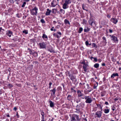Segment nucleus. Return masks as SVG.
<instances>
[{
    "label": "nucleus",
    "mask_w": 121,
    "mask_h": 121,
    "mask_svg": "<svg viewBox=\"0 0 121 121\" xmlns=\"http://www.w3.org/2000/svg\"><path fill=\"white\" fill-rule=\"evenodd\" d=\"M83 91L78 90L77 91V93L78 95V98H80L82 99H84L86 96L83 93Z\"/></svg>",
    "instance_id": "nucleus-1"
},
{
    "label": "nucleus",
    "mask_w": 121,
    "mask_h": 121,
    "mask_svg": "<svg viewBox=\"0 0 121 121\" xmlns=\"http://www.w3.org/2000/svg\"><path fill=\"white\" fill-rule=\"evenodd\" d=\"M65 3L63 5L62 8L63 9H65L67 8L68 6V5L71 3V0H65Z\"/></svg>",
    "instance_id": "nucleus-2"
},
{
    "label": "nucleus",
    "mask_w": 121,
    "mask_h": 121,
    "mask_svg": "<svg viewBox=\"0 0 121 121\" xmlns=\"http://www.w3.org/2000/svg\"><path fill=\"white\" fill-rule=\"evenodd\" d=\"M38 8L35 7L33 9L30 10V13L31 15H36L38 13Z\"/></svg>",
    "instance_id": "nucleus-3"
},
{
    "label": "nucleus",
    "mask_w": 121,
    "mask_h": 121,
    "mask_svg": "<svg viewBox=\"0 0 121 121\" xmlns=\"http://www.w3.org/2000/svg\"><path fill=\"white\" fill-rule=\"evenodd\" d=\"M80 119L79 118L78 116L75 114L72 115L71 117L70 121H80Z\"/></svg>",
    "instance_id": "nucleus-4"
},
{
    "label": "nucleus",
    "mask_w": 121,
    "mask_h": 121,
    "mask_svg": "<svg viewBox=\"0 0 121 121\" xmlns=\"http://www.w3.org/2000/svg\"><path fill=\"white\" fill-rule=\"evenodd\" d=\"M84 99L86 100L85 102L86 103L90 104L92 101V99L90 96H86Z\"/></svg>",
    "instance_id": "nucleus-5"
},
{
    "label": "nucleus",
    "mask_w": 121,
    "mask_h": 121,
    "mask_svg": "<svg viewBox=\"0 0 121 121\" xmlns=\"http://www.w3.org/2000/svg\"><path fill=\"white\" fill-rule=\"evenodd\" d=\"M109 36L111 38V40H112L115 43H118V39L117 37L113 35H110Z\"/></svg>",
    "instance_id": "nucleus-6"
},
{
    "label": "nucleus",
    "mask_w": 121,
    "mask_h": 121,
    "mask_svg": "<svg viewBox=\"0 0 121 121\" xmlns=\"http://www.w3.org/2000/svg\"><path fill=\"white\" fill-rule=\"evenodd\" d=\"M102 112L101 111H98L95 113V118H100L102 116Z\"/></svg>",
    "instance_id": "nucleus-7"
},
{
    "label": "nucleus",
    "mask_w": 121,
    "mask_h": 121,
    "mask_svg": "<svg viewBox=\"0 0 121 121\" xmlns=\"http://www.w3.org/2000/svg\"><path fill=\"white\" fill-rule=\"evenodd\" d=\"M88 22L89 25H91L92 26L95 25V22L94 21V20L92 18H90L88 21Z\"/></svg>",
    "instance_id": "nucleus-8"
},
{
    "label": "nucleus",
    "mask_w": 121,
    "mask_h": 121,
    "mask_svg": "<svg viewBox=\"0 0 121 121\" xmlns=\"http://www.w3.org/2000/svg\"><path fill=\"white\" fill-rule=\"evenodd\" d=\"M70 79L72 80L73 82H76L77 81V79L76 78V76H75L73 75H72L69 77Z\"/></svg>",
    "instance_id": "nucleus-9"
},
{
    "label": "nucleus",
    "mask_w": 121,
    "mask_h": 121,
    "mask_svg": "<svg viewBox=\"0 0 121 121\" xmlns=\"http://www.w3.org/2000/svg\"><path fill=\"white\" fill-rule=\"evenodd\" d=\"M110 20L111 22L115 24H116L118 21L117 19L115 18H111Z\"/></svg>",
    "instance_id": "nucleus-10"
},
{
    "label": "nucleus",
    "mask_w": 121,
    "mask_h": 121,
    "mask_svg": "<svg viewBox=\"0 0 121 121\" xmlns=\"http://www.w3.org/2000/svg\"><path fill=\"white\" fill-rule=\"evenodd\" d=\"M39 48H45V44L43 42L39 43Z\"/></svg>",
    "instance_id": "nucleus-11"
},
{
    "label": "nucleus",
    "mask_w": 121,
    "mask_h": 121,
    "mask_svg": "<svg viewBox=\"0 0 121 121\" xmlns=\"http://www.w3.org/2000/svg\"><path fill=\"white\" fill-rule=\"evenodd\" d=\"M67 99L68 100L72 101H71L73 99V97L71 95H69L67 97Z\"/></svg>",
    "instance_id": "nucleus-12"
},
{
    "label": "nucleus",
    "mask_w": 121,
    "mask_h": 121,
    "mask_svg": "<svg viewBox=\"0 0 121 121\" xmlns=\"http://www.w3.org/2000/svg\"><path fill=\"white\" fill-rule=\"evenodd\" d=\"M12 34V32L11 30H9L6 31V34L7 35L9 36V37H10Z\"/></svg>",
    "instance_id": "nucleus-13"
},
{
    "label": "nucleus",
    "mask_w": 121,
    "mask_h": 121,
    "mask_svg": "<svg viewBox=\"0 0 121 121\" xmlns=\"http://www.w3.org/2000/svg\"><path fill=\"white\" fill-rule=\"evenodd\" d=\"M56 1L53 0L52 2L51 3V6L52 7H55L57 3H56Z\"/></svg>",
    "instance_id": "nucleus-14"
},
{
    "label": "nucleus",
    "mask_w": 121,
    "mask_h": 121,
    "mask_svg": "<svg viewBox=\"0 0 121 121\" xmlns=\"http://www.w3.org/2000/svg\"><path fill=\"white\" fill-rule=\"evenodd\" d=\"M42 38L45 41L47 40L48 39L47 36L45 34H43Z\"/></svg>",
    "instance_id": "nucleus-15"
},
{
    "label": "nucleus",
    "mask_w": 121,
    "mask_h": 121,
    "mask_svg": "<svg viewBox=\"0 0 121 121\" xmlns=\"http://www.w3.org/2000/svg\"><path fill=\"white\" fill-rule=\"evenodd\" d=\"M47 11L45 15H46L48 16L50 15L51 12V10H50L49 9H47Z\"/></svg>",
    "instance_id": "nucleus-16"
},
{
    "label": "nucleus",
    "mask_w": 121,
    "mask_h": 121,
    "mask_svg": "<svg viewBox=\"0 0 121 121\" xmlns=\"http://www.w3.org/2000/svg\"><path fill=\"white\" fill-rule=\"evenodd\" d=\"M87 64H85L84 65H83V68L84 71L86 72L87 70Z\"/></svg>",
    "instance_id": "nucleus-17"
},
{
    "label": "nucleus",
    "mask_w": 121,
    "mask_h": 121,
    "mask_svg": "<svg viewBox=\"0 0 121 121\" xmlns=\"http://www.w3.org/2000/svg\"><path fill=\"white\" fill-rule=\"evenodd\" d=\"M56 91V90L55 88H54L53 89L50 90V91L52 92V93L51 94V95H52V94L54 95L55 94Z\"/></svg>",
    "instance_id": "nucleus-18"
},
{
    "label": "nucleus",
    "mask_w": 121,
    "mask_h": 121,
    "mask_svg": "<svg viewBox=\"0 0 121 121\" xmlns=\"http://www.w3.org/2000/svg\"><path fill=\"white\" fill-rule=\"evenodd\" d=\"M118 76L119 75L117 73H113L111 76V77L112 78H114L115 77Z\"/></svg>",
    "instance_id": "nucleus-19"
},
{
    "label": "nucleus",
    "mask_w": 121,
    "mask_h": 121,
    "mask_svg": "<svg viewBox=\"0 0 121 121\" xmlns=\"http://www.w3.org/2000/svg\"><path fill=\"white\" fill-rule=\"evenodd\" d=\"M50 103V106L51 107L53 108L54 107V104L53 102H52V101L50 100L49 101Z\"/></svg>",
    "instance_id": "nucleus-20"
},
{
    "label": "nucleus",
    "mask_w": 121,
    "mask_h": 121,
    "mask_svg": "<svg viewBox=\"0 0 121 121\" xmlns=\"http://www.w3.org/2000/svg\"><path fill=\"white\" fill-rule=\"evenodd\" d=\"M66 75V76H68L69 77L72 75L71 74L70 71H67L65 73Z\"/></svg>",
    "instance_id": "nucleus-21"
},
{
    "label": "nucleus",
    "mask_w": 121,
    "mask_h": 121,
    "mask_svg": "<svg viewBox=\"0 0 121 121\" xmlns=\"http://www.w3.org/2000/svg\"><path fill=\"white\" fill-rule=\"evenodd\" d=\"M41 115H42V116L41 117L42 119H44V112L43 111H42L41 112Z\"/></svg>",
    "instance_id": "nucleus-22"
},
{
    "label": "nucleus",
    "mask_w": 121,
    "mask_h": 121,
    "mask_svg": "<svg viewBox=\"0 0 121 121\" xmlns=\"http://www.w3.org/2000/svg\"><path fill=\"white\" fill-rule=\"evenodd\" d=\"M64 22L65 24H68L69 25L70 24V23L69 21L66 19H65L64 20Z\"/></svg>",
    "instance_id": "nucleus-23"
},
{
    "label": "nucleus",
    "mask_w": 121,
    "mask_h": 121,
    "mask_svg": "<svg viewBox=\"0 0 121 121\" xmlns=\"http://www.w3.org/2000/svg\"><path fill=\"white\" fill-rule=\"evenodd\" d=\"M98 83L95 82V83H94V85L93 86L94 88V89H96L97 86H98Z\"/></svg>",
    "instance_id": "nucleus-24"
},
{
    "label": "nucleus",
    "mask_w": 121,
    "mask_h": 121,
    "mask_svg": "<svg viewBox=\"0 0 121 121\" xmlns=\"http://www.w3.org/2000/svg\"><path fill=\"white\" fill-rule=\"evenodd\" d=\"M109 112V109H105L104 110V112L105 113L107 114Z\"/></svg>",
    "instance_id": "nucleus-25"
},
{
    "label": "nucleus",
    "mask_w": 121,
    "mask_h": 121,
    "mask_svg": "<svg viewBox=\"0 0 121 121\" xmlns=\"http://www.w3.org/2000/svg\"><path fill=\"white\" fill-rule=\"evenodd\" d=\"M83 29L82 27H80L78 31V32L79 33H81L83 31Z\"/></svg>",
    "instance_id": "nucleus-26"
},
{
    "label": "nucleus",
    "mask_w": 121,
    "mask_h": 121,
    "mask_svg": "<svg viewBox=\"0 0 121 121\" xmlns=\"http://www.w3.org/2000/svg\"><path fill=\"white\" fill-rule=\"evenodd\" d=\"M90 30V29L88 27H86L85 28L84 30V31L85 32H86Z\"/></svg>",
    "instance_id": "nucleus-27"
},
{
    "label": "nucleus",
    "mask_w": 121,
    "mask_h": 121,
    "mask_svg": "<svg viewBox=\"0 0 121 121\" xmlns=\"http://www.w3.org/2000/svg\"><path fill=\"white\" fill-rule=\"evenodd\" d=\"M79 105H80V106L82 108H84L85 106L84 103L82 102H81L80 104Z\"/></svg>",
    "instance_id": "nucleus-28"
},
{
    "label": "nucleus",
    "mask_w": 121,
    "mask_h": 121,
    "mask_svg": "<svg viewBox=\"0 0 121 121\" xmlns=\"http://www.w3.org/2000/svg\"><path fill=\"white\" fill-rule=\"evenodd\" d=\"M32 55L35 57L37 56L38 53L37 52H34Z\"/></svg>",
    "instance_id": "nucleus-29"
},
{
    "label": "nucleus",
    "mask_w": 121,
    "mask_h": 121,
    "mask_svg": "<svg viewBox=\"0 0 121 121\" xmlns=\"http://www.w3.org/2000/svg\"><path fill=\"white\" fill-rule=\"evenodd\" d=\"M99 64L98 63H96L94 65L95 67L96 68H98L99 67Z\"/></svg>",
    "instance_id": "nucleus-30"
},
{
    "label": "nucleus",
    "mask_w": 121,
    "mask_h": 121,
    "mask_svg": "<svg viewBox=\"0 0 121 121\" xmlns=\"http://www.w3.org/2000/svg\"><path fill=\"white\" fill-rule=\"evenodd\" d=\"M18 37L17 36L15 37L13 39V40L14 41H17L18 40Z\"/></svg>",
    "instance_id": "nucleus-31"
},
{
    "label": "nucleus",
    "mask_w": 121,
    "mask_h": 121,
    "mask_svg": "<svg viewBox=\"0 0 121 121\" xmlns=\"http://www.w3.org/2000/svg\"><path fill=\"white\" fill-rule=\"evenodd\" d=\"M92 46L93 48L94 47L95 48H97V45L95 43H92Z\"/></svg>",
    "instance_id": "nucleus-32"
},
{
    "label": "nucleus",
    "mask_w": 121,
    "mask_h": 121,
    "mask_svg": "<svg viewBox=\"0 0 121 121\" xmlns=\"http://www.w3.org/2000/svg\"><path fill=\"white\" fill-rule=\"evenodd\" d=\"M60 12H61V13H62L63 14H64L65 13V10L62 9H60Z\"/></svg>",
    "instance_id": "nucleus-33"
},
{
    "label": "nucleus",
    "mask_w": 121,
    "mask_h": 121,
    "mask_svg": "<svg viewBox=\"0 0 121 121\" xmlns=\"http://www.w3.org/2000/svg\"><path fill=\"white\" fill-rule=\"evenodd\" d=\"M82 9L83 10L87 11V10L86 9V7L85 5L84 4H82Z\"/></svg>",
    "instance_id": "nucleus-34"
},
{
    "label": "nucleus",
    "mask_w": 121,
    "mask_h": 121,
    "mask_svg": "<svg viewBox=\"0 0 121 121\" xmlns=\"http://www.w3.org/2000/svg\"><path fill=\"white\" fill-rule=\"evenodd\" d=\"M53 35L55 37H57V38H59V36L56 34L55 33H53Z\"/></svg>",
    "instance_id": "nucleus-35"
},
{
    "label": "nucleus",
    "mask_w": 121,
    "mask_h": 121,
    "mask_svg": "<svg viewBox=\"0 0 121 121\" xmlns=\"http://www.w3.org/2000/svg\"><path fill=\"white\" fill-rule=\"evenodd\" d=\"M71 91L72 92L74 93L76 92V91L73 88H71Z\"/></svg>",
    "instance_id": "nucleus-36"
},
{
    "label": "nucleus",
    "mask_w": 121,
    "mask_h": 121,
    "mask_svg": "<svg viewBox=\"0 0 121 121\" xmlns=\"http://www.w3.org/2000/svg\"><path fill=\"white\" fill-rule=\"evenodd\" d=\"M26 4V3L25 2H23V4L22 6V8H24Z\"/></svg>",
    "instance_id": "nucleus-37"
},
{
    "label": "nucleus",
    "mask_w": 121,
    "mask_h": 121,
    "mask_svg": "<svg viewBox=\"0 0 121 121\" xmlns=\"http://www.w3.org/2000/svg\"><path fill=\"white\" fill-rule=\"evenodd\" d=\"M76 110V111H75V112H77V113H79L81 112L80 111V109H77Z\"/></svg>",
    "instance_id": "nucleus-38"
},
{
    "label": "nucleus",
    "mask_w": 121,
    "mask_h": 121,
    "mask_svg": "<svg viewBox=\"0 0 121 121\" xmlns=\"http://www.w3.org/2000/svg\"><path fill=\"white\" fill-rule=\"evenodd\" d=\"M23 33H25V34H26L28 33V31L27 30H25L23 31Z\"/></svg>",
    "instance_id": "nucleus-39"
},
{
    "label": "nucleus",
    "mask_w": 121,
    "mask_h": 121,
    "mask_svg": "<svg viewBox=\"0 0 121 121\" xmlns=\"http://www.w3.org/2000/svg\"><path fill=\"white\" fill-rule=\"evenodd\" d=\"M28 50H29V52L30 54L32 55L33 52L32 50L29 48L28 49Z\"/></svg>",
    "instance_id": "nucleus-40"
},
{
    "label": "nucleus",
    "mask_w": 121,
    "mask_h": 121,
    "mask_svg": "<svg viewBox=\"0 0 121 121\" xmlns=\"http://www.w3.org/2000/svg\"><path fill=\"white\" fill-rule=\"evenodd\" d=\"M102 39L104 40V42L106 43H107V42H106V38L104 36L102 37Z\"/></svg>",
    "instance_id": "nucleus-41"
},
{
    "label": "nucleus",
    "mask_w": 121,
    "mask_h": 121,
    "mask_svg": "<svg viewBox=\"0 0 121 121\" xmlns=\"http://www.w3.org/2000/svg\"><path fill=\"white\" fill-rule=\"evenodd\" d=\"M8 86L9 87H13V85L11 84H9L8 85Z\"/></svg>",
    "instance_id": "nucleus-42"
},
{
    "label": "nucleus",
    "mask_w": 121,
    "mask_h": 121,
    "mask_svg": "<svg viewBox=\"0 0 121 121\" xmlns=\"http://www.w3.org/2000/svg\"><path fill=\"white\" fill-rule=\"evenodd\" d=\"M82 22L83 24H86V23L87 21L86 20H85L84 19H83Z\"/></svg>",
    "instance_id": "nucleus-43"
},
{
    "label": "nucleus",
    "mask_w": 121,
    "mask_h": 121,
    "mask_svg": "<svg viewBox=\"0 0 121 121\" xmlns=\"http://www.w3.org/2000/svg\"><path fill=\"white\" fill-rule=\"evenodd\" d=\"M105 95V94L103 92H101V96L103 97Z\"/></svg>",
    "instance_id": "nucleus-44"
},
{
    "label": "nucleus",
    "mask_w": 121,
    "mask_h": 121,
    "mask_svg": "<svg viewBox=\"0 0 121 121\" xmlns=\"http://www.w3.org/2000/svg\"><path fill=\"white\" fill-rule=\"evenodd\" d=\"M41 22L43 23H44L45 22L44 21L43 19H42L40 20Z\"/></svg>",
    "instance_id": "nucleus-45"
},
{
    "label": "nucleus",
    "mask_w": 121,
    "mask_h": 121,
    "mask_svg": "<svg viewBox=\"0 0 121 121\" xmlns=\"http://www.w3.org/2000/svg\"><path fill=\"white\" fill-rule=\"evenodd\" d=\"M48 50L51 52H54L53 50L52 49H48Z\"/></svg>",
    "instance_id": "nucleus-46"
},
{
    "label": "nucleus",
    "mask_w": 121,
    "mask_h": 121,
    "mask_svg": "<svg viewBox=\"0 0 121 121\" xmlns=\"http://www.w3.org/2000/svg\"><path fill=\"white\" fill-rule=\"evenodd\" d=\"M115 108H116L114 106H113L112 108V109L113 111H114L115 109Z\"/></svg>",
    "instance_id": "nucleus-47"
},
{
    "label": "nucleus",
    "mask_w": 121,
    "mask_h": 121,
    "mask_svg": "<svg viewBox=\"0 0 121 121\" xmlns=\"http://www.w3.org/2000/svg\"><path fill=\"white\" fill-rule=\"evenodd\" d=\"M111 59L113 61L115 62L116 61V60L114 59L113 57H112V58Z\"/></svg>",
    "instance_id": "nucleus-48"
},
{
    "label": "nucleus",
    "mask_w": 121,
    "mask_h": 121,
    "mask_svg": "<svg viewBox=\"0 0 121 121\" xmlns=\"http://www.w3.org/2000/svg\"><path fill=\"white\" fill-rule=\"evenodd\" d=\"M85 44L87 46L89 45V43L88 42V41H86L85 42Z\"/></svg>",
    "instance_id": "nucleus-49"
},
{
    "label": "nucleus",
    "mask_w": 121,
    "mask_h": 121,
    "mask_svg": "<svg viewBox=\"0 0 121 121\" xmlns=\"http://www.w3.org/2000/svg\"><path fill=\"white\" fill-rule=\"evenodd\" d=\"M57 33L59 35H60V36H59V37H60V35H61V33L60 32L58 31L57 32Z\"/></svg>",
    "instance_id": "nucleus-50"
},
{
    "label": "nucleus",
    "mask_w": 121,
    "mask_h": 121,
    "mask_svg": "<svg viewBox=\"0 0 121 121\" xmlns=\"http://www.w3.org/2000/svg\"><path fill=\"white\" fill-rule=\"evenodd\" d=\"M17 16V17L18 18H20V15L19 13H17L16 14Z\"/></svg>",
    "instance_id": "nucleus-51"
},
{
    "label": "nucleus",
    "mask_w": 121,
    "mask_h": 121,
    "mask_svg": "<svg viewBox=\"0 0 121 121\" xmlns=\"http://www.w3.org/2000/svg\"><path fill=\"white\" fill-rule=\"evenodd\" d=\"M9 1L10 3H14L13 1V0H9Z\"/></svg>",
    "instance_id": "nucleus-52"
},
{
    "label": "nucleus",
    "mask_w": 121,
    "mask_h": 121,
    "mask_svg": "<svg viewBox=\"0 0 121 121\" xmlns=\"http://www.w3.org/2000/svg\"><path fill=\"white\" fill-rule=\"evenodd\" d=\"M56 10V9H53L52 10V13H54V10Z\"/></svg>",
    "instance_id": "nucleus-53"
},
{
    "label": "nucleus",
    "mask_w": 121,
    "mask_h": 121,
    "mask_svg": "<svg viewBox=\"0 0 121 121\" xmlns=\"http://www.w3.org/2000/svg\"><path fill=\"white\" fill-rule=\"evenodd\" d=\"M119 99V98L117 97L114 99V100L116 101L117 100Z\"/></svg>",
    "instance_id": "nucleus-54"
},
{
    "label": "nucleus",
    "mask_w": 121,
    "mask_h": 121,
    "mask_svg": "<svg viewBox=\"0 0 121 121\" xmlns=\"http://www.w3.org/2000/svg\"><path fill=\"white\" fill-rule=\"evenodd\" d=\"M82 121H87V119L86 118H84L82 120Z\"/></svg>",
    "instance_id": "nucleus-55"
},
{
    "label": "nucleus",
    "mask_w": 121,
    "mask_h": 121,
    "mask_svg": "<svg viewBox=\"0 0 121 121\" xmlns=\"http://www.w3.org/2000/svg\"><path fill=\"white\" fill-rule=\"evenodd\" d=\"M104 104L107 105H109V104L107 102H105Z\"/></svg>",
    "instance_id": "nucleus-56"
},
{
    "label": "nucleus",
    "mask_w": 121,
    "mask_h": 121,
    "mask_svg": "<svg viewBox=\"0 0 121 121\" xmlns=\"http://www.w3.org/2000/svg\"><path fill=\"white\" fill-rule=\"evenodd\" d=\"M94 61L95 62H97V60L96 58H94Z\"/></svg>",
    "instance_id": "nucleus-57"
},
{
    "label": "nucleus",
    "mask_w": 121,
    "mask_h": 121,
    "mask_svg": "<svg viewBox=\"0 0 121 121\" xmlns=\"http://www.w3.org/2000/svg\"><path fill=\"white\" fill-rule=\"evenodd\" d=\"M109 32L110 33H112L113 32L112 30L111 29H109Z\"/></svg>",
    "instance_id": "nucleus-58"
},
{
    "label": "nucleus",
    "mask_w": 121,
    "mask_h": 121,
    "mask_svg": "<svg viewBox=\"0 0 121 121\" xmlns=\"http://www.w3.org/2000/svg\"><path fill=\"white\" fill-rule=\"evenodd\" d=\"M58 89L60 90H61L62 89L61 87L60 86H59L58 87Z\"/></svg>",
    "instance_id": "nucleus-59"
},
{
    "label": "nucleus",
    "mask_w": 121,
    "mask_h": 121,
    "mask_svg": "<svg viewBox=\"0 0 121 121\" xmlns=\"http://www.w3.org/2000/svg\"><path fill=\"white\" fill-rule=\"evenodd\" d=\"M3 30V31H4V29H3L2 27H0V32H1V30Z\"/></svg>",
    "instance_id": "nucleus-60"
},
{
    "label": "nucleus",
    "mask_w": 121,
    "mask_h": 121,
    "mask_svg": "<svg viewBox=\"0 0 121 121\" xmlns=\"http://www.w3.org/2000/svg\"><path fill=\"white\" fill-rule=\"evenodd\" d=\"M81 63L82 64H83V65H84L85 64H86V63H85V61H83L82 62H81Z\"/></svg>",
    "instance_id": "nucleus-61"
},
{
    "label": "nucleus",
    "mask_w": 121,
    "mask_h": 121,
    "mask_svg": "<svg viewBox=\"0 0 121 121\" xmlns=\"http://www.w3.org/2000/svg\"><path fill=\"white\" fill-rule=\"evenodd\" d=\"M98 60L99 62H100L102 61L100 59H98Z\"/></svg>",
    "instance_id": "nucleus-62"
},
{
    "label": "nucleus",
    "mask_w": 121,
    "mask_h": 121,
    "mask_svg": "<svg viewBox=\"0 0 121 121\" xmlns=\"http://www.w3.org/2000/svg\"><path fill=\"white\" fill-rule=\"evenodd\" d=\"M17 109V107H14L13 108V110H15V111H16Z\"/></svg>",
    "instance_id": "nucleus-63"
},
{
    "label": "nucleus",
    "mask_w": 121,
    "mask_h": 121,
    "mask_svg": "<svg viewBox=\"0 0 121 121\" xmlns=\"http://www.w3.org/2000/svg\"><path fill=\"white\" fill-rule=\"evenodd\" d=\"M54 28V27H52V28H51V29H50V30L51 31H52L53 30V28Z\"/></svg>",
    "instance_id": "nucleus-64"
}]
</instances>
